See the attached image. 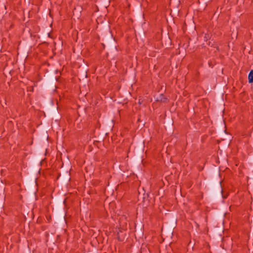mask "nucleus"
<instances>
[{
  "mask_svg": "<svg viewBox=\"0 0 253 253\" xmlns=\"http://www.w3.org/2000/svg\"><path fill=\"white\" fill-rule=\"evenodd\" d=\"M210 188V194L213 196L215 197L216 195H222L223 198H226L222 194L223 190L221 184V181H211L209 184Z\"/></svg>",
  "mask_w": 253,
  "mask_h": 253,
  "instance_id": "nucleus-1",
  "label": "nucleus"
},
{
  "mask_svg": "<svg viewBox=\"0 0 253 253\" xmlns=\"http://www.w3.org/2000/svg\"><path fill=\"white\" fill-rule=\"evenodd\" d=\"M35 184L37 185V178H35Z\"/></svg>",
  "mask_w": 253,
  "mask_h": 253,
  "instance_id": "nucleus-11",
  "label": "nucleus"
},
{
  "mask_svg": "<svg viewBox=\"0 0 253 253\" xmlns=\"http://www.w3.org/2000/svg\"><path fill=\"white\" fill-rule=\"evenodd\" d=\"M117 239L120 242H123L127 238V232L126 230L120 228L116 229Z\"/></svg>",
  "mask_w": 253,
  "mask_h": 253,
  "instance_id": "nucleus-3",
  "label": "nucleus"
},
{
  "mask_svg": "<svg viewBox=\"0 0 253 253\" xmlns=\"http://www.w3.org/2000/svg\"><path fill=\"white\" fill-rule=\"evenodd\" d=\"M157 101L166 103L168 102V99L163 94H161L159 97L157 99Z\"/></svg>",
  "mask_w": 253,
  "mask_h": 253,
  "instance_id": "nucleus-5",
  "label": "nucleus"
},
{
  "mask_svg": "<svg viewBox=\"0 0 253 253\" xmlns=\"http://www.w3.org/2000/svg\"><path fill=\"white\" fill-rule=\"evenodd\" d=\"M134 152L136 155V158L138 161H143V155L144 153V149L140 145H138L135 147Z\"/></svg>",
  "mask_w": 253,
  "mask_h": 253,
  "instance_id": "nucleus-4",
  "label": "nucleus"
},
{
  "mask_svg": "<svg viewBox=\"0 0 253 253\" xmlns=\"http://www.w3.org/2000/svg\"><path fill=\"white\" fill-rule=\"evenodd\" d=\"M64 202V205H65L66 199H65V200H64V202Z\"/></svg>",
  "mask_w": 253,
  "mask_h": 253,
  "instance_id": "nucleus-17",
  "label": "nucleus"
},
{
  "mask_svg": "<svg viewBox=\"0 0 253 253\" xmlns=\"http://www.w3.org/2000/svg\"><path fill=\"white\" fill-rule=\"evenodd\" d=\"M54 88L53 89V90L55 91H56V85H54Z\"/></svg>",
  "mask_w": 253,
  "mask_h": 253,
  "instance_id": "nucleus-13",
  "label": "nucleus"
},
{
  "mask_svg": "<svg viewBox=\"0 0 253 253\" xmlns=\"http://www.w3.org/2000/svg\"><path fill=\"white\" fill-rule=\"evenodd\" d=\"M59 79V77H56L55 78V80H56V81H58Z\"/></svg>",
  "mask_w": 253,
  "mask_h": 253,
  "instance_id": "nucleus-12",
  "label": "nucleus"
},
{
  "mask_svg": "<svg viewBox=\"0 0 253 253\" xmlns=\"http://www.w3.org/2000/svg\"><path fill=\"white\" fill-rule=\"evenodd\" d=\"M176 221L174 219H173L171 221V224L170 225L171 229L175 228V227L176 226Z\"/></svg>",
  "mask_w": 253,
  "mask_h": 253,
  "instance_id": "nucleus-8",
  "label": "nucleus"
},
{
  "mask_svg": "<svg viewBox=\"0 0 253 253\" xmlns=\"http://www.w3.org/2000/svg\"><path fill=\"white\" fill-rule=\"evenodd\" d=\"M211 35L210 34L206 33L204 35V41L207 42L209 40L211 39Z\"/></svg>",
  "mask_w": 253,
  "mask_h": 253,
  "instance_id": "nucleus-7",
  "label": "nucleus"
},
{
  "mask_svg": "<svg viewBox=\"0 0 253 253\" xmlns=\"http://www.w3.org/2000/svg\"><path fill=\"white\" fill-rule=\"evenodd\" d=\"M248 82L249 83H253V70L250 71L248 75Z\"/></svg>",
  "mask_w": 253,
  "mask_h": 253,
  "instance_id": "nucleus-6",
  "label": "nucleus"
},
{
  "mask_svg": "<svg viewBox=\"0 0 253 253\" xmlns=\"http://www.w3.org/2000/svg\"><path fill=\"white\" fill-rule=\"evenodd\" d=\"M210 43H211L210 42H208V43H207V44H208L209 45H210Z\"/></svg>",
  "mask_w": 253,
  "mask_h": 253,
  "instance_id": "nucleus-16",
  "label": "nucleus"
},
{
  "mask_svg": "<svg viewBox=\"0 0 253 253\" xmlns=\"http://www.w3.org/2000/svg\"><path fill=\"white\" fill-rule=\"evenodd\" d=\"M57 101L56 102V107L51 108L49 105L46 108V111L48 116L52 119H55V121H59L61 119V114L58 112V106L57 105Z\"/></svg>",
  "mask_w": 253,
  "mask_h": 253,
  "instance_id": "nucleus-2",
  "label": "nucleus"
},
{
  "mask_svg": "<svg viewBox=\"0 0 253 253\" xmlns=\"http://www.w3.org/2000/svg\"><path fill=\"white\" fill-rule=\"evenodd\" d=\"M50 103L51 104H53V101H52V100H50Z\"/></svg>",
  "mask_w": 253,
  "mask_h": 253,
  "instance_id": "nucleus-15",
  "label": "nucleus"
},
{
  "mask_svg": "<svg viewBox=\"0 0 253 253\" xmlns=\"http://www.w3.org/2000/svg\"><path fill=\"white\" fill-rule=\"evenodd\" d=\"M214 48H216V50L217 51H219V47H218V46H215V47H214Z\"/></svg>",
  "mask_w": 253,
  "mask_h": 253,
  "instance_id": "nucleus-10",
  "label": "nucleus"
},
{
  "mask_svg": "<svg viewBox=\"0 0 253 253\" xmlns=\"http://www.w3.org/2000/svg\"><path fill=\"white\" fill-rule=\"evenodd\" d=\"M83 76L84 75V77L85 78L87 77V72L86 71H85V72L84 71L83 73Z\"/></svg>",
  "mask_w": 253,
  "mask_h": 253,
  "instance_id": "nucleus-9",
  "label": "nucleus"
},
{
  "mask_svg": "<svg viewBox=\"0 0 253 253\" xmlns=\"http://www.w3.org/2000/svg\"><path fill=\"white\" fill-rule=\"evenodd\" d=\"M47 88H50V87L48 85H47Z\"/></svg>",
  "mask_w": 253,
  "mask_h": 253,
  "instance_id": "nucleus-18",
  "label": "nucleus"
},
{
  "mask_svg": "<svg viewBox=\"0 0 253 253\" xmlns=\"http://www.w3.org/2000/svg\"><path fill=\"white\" fill-rule=\"evenodd\" d=\"M47 35H48V37H50V33H48Z\"/></svg>",
  "mask_w": 253,
  "mask_h": 253,
  "instance_id": "nucleus-14",
  "label": "nucleus"
}]
</instances>
